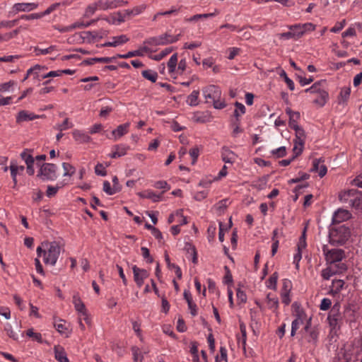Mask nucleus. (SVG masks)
<instances>
[{
	"label": "nucleus",
	"mask_w": 362,
	"mask_h": 362,
	"mask_svg": "<svg viewBox=\"0 0 362 362\" xmlns=\"http://www.w3.org/2000/svg\"><path fill=\"white\" fill-rule=\"evenodd\" d=\"M278 233V230L275 229L273 231V237H272V241L273 243L272 245V255L274 256L276 253L279 247V240L276 238V235Z\"/></svg>",
	"instance_id": "obj_50"
},
{
	"label": "nucleus",
	"mask_w": 362,
	"mask_h": 362,
	"mask_svg": "<svg viewBox=\"0 0 362 362\" xmlns=\"http://www.w3.org/2000/svg\"><path fill=\"white\" fill-rule=\"evenodd\" d=\"M54 357L59 362H69L64 349L59 345L54 347Z\"/></svg>",
	"instance_id": "obj_31"
},
{
	"label": "nucleus",
	"mask_w": 362,
	"mask_h": 362,
	"mask_svg": "<svg viewBox=\"0 0 362 362\" xmlns=\"http://www.w3.org/2000/svg\"><path fill=\"white\" fill-rule=\"evenodd\" d=\"M202 94L206 103H212L215 109H223L226 104L222 98V93L220 88L215 85H209L202 88Z\"/></svg>",
	"instance_id": "obj_3"
},
{
	"label": "nucleus",
	"mask_w": 362,
	"mask_h": 362,
	"mask_svg": "<svg viewBox=\"0 0 362 362\" xmlns=\"http://www.w3.org/2000/svg\"><path fill=\"white\" fill-rule=\"evenodd\" d=\"M221 157L226 163L232 164L235 161L237 156L229 148L223 147L221 151Z\"/></svg>",
	"instance_id": "obj_25"
},
{
	"label": "nucleus",
	"mask_w": 362,
	"mask_h": 362,
	"mask_svg": "<svg viewBox=\"0 0 362 362\" xmlns=\"http://www.w3.org/2000/svg\"><path fill=\"white\" fill-rule=\"evenodd\" d=\"M132 329L136 333V336L140 339L141 341L143 340L142 332L141 329V323L137 321H132Z\"/></svg>",
	"instance_id": "obj_54"
},
{
	"label": "nucleus",
	"mask_w": 362,
	"mask_h": 362,
	"mask_svg": "<svg viewBox=\"0 0 362 362\" xmlns=\"http://www.w3.org/2000/svg\"><path fill=\"white\" fill-rule=\"evenodd\" d=\"M332 301L329 298H324L320 303V309L323 311L329 310L331 307Z\"/></svg>",
	"instance_id": "obj_59"
},
{
	"label": "nucleus",
	"mask_w": 362,
	"mask_h": 362,
	"mask_svg": "<svg viewBox=\"0 0 362 362\" xmlns=\"http://www.w3.org/2000/svg\"><path fill=\"white\" fill-rule=\"evenodd\" d=\"M305 233H306V228H304V230L302 233V235L299 238L298 243L297 244V250L303 251L307 247Z\"/></svg>",
	"instance_id": "obj_48"
},
{
	"label": "nucleus",
	"mask_w": 362,
	"mask_h": 362,
	"mask_svg": "<svg viewBox=\"0 0 362 362\" xmlns=\"http://www.w3.org/2000/svg\"><path fill=\"white\" fill-rule=\"evenodd\" d=\"M57 166L52 163H44L40 169L37 177L42 180H54L57 177Z\"/></svg>",
	"instance_id": "obj_7"
},
{
	"label": "nucleus",
	"mask_w": 362,
	"mask_h": 362,
	"mask_svg": "<svg viewBox=\"0 0 362 362\" xmlns=\"http://www.w3.org/2000/svg\"><path fill=\"white\" fill-rule=\"evenodd\" d=\"M340 304L337 303L332 307L327 320L332 329H339L344 320V316L340 312Z\"/></svg>",
	"instance_id": "obj_6"
},
{
	"label": "nucleus",
	"mask_w": 362,
	"mask_h": 362,
	"mask_svg": "<svg viewBox=\"0 0 362 362\" xmlns=\"http://www.w3.org/2000/svg\"><path fill=\"white\" fill-rule=\"evenodd\" d=\"M351 90L349 88H341L339 95L338 97V103L339 104H343L347 101L350 96Z\"/></svg>",
	"instance_id": "obj_41"
},
{
	"label": "nucleus",
	"mask_w": 362,
	"mask_h": 362,
	"mask_svg": "<svg viewBox=\"0 0 362 362\" xmlns=\"http://www.w3.org/2000/svg\"><path fill=\"white\" fill-rule=\"evenodd\" d=\"M132 271L134 274V280L137 286L141 288L144 284V280L148 278L149 274L147 270L140 269L136 265L132 267Z\"/></svg>",
	"instance_id": "obj_12"
},
{
	"label": "nucleus",
	"mask_w": 362,
	"mask_h": 362,
	"mask_svg": "<svg viewBox=\"0 0 362 362\" xmlns=\"http://www.w3.org/2000/svg\"><path fill=\"white\" fill-rule=\"evenodd\" d=\"M148 51V48L147 47L144 46L139 49L130 51L124 54H118L116 55V57L119 58V59H128V58L133 57H137V56L141 57V56L144 55V52H146Z\"/></svg>",
	"instance_id": "obj_22"
},
{
	"label": "nucleus",
	"mask_w": 362,
	"mask_h": 362,
	"mask_svg": "<svg viewBox=\"0 0 362 362\" xmlns=\"http://www.w3.org/2000/svg\"><path fill=\"white\" fill-rule=\"evenodd\" d=\"M286 113L289 116V127L291 129L299 127L298 120L300 119V113L298 112H294L288 107L286 109Z\"/></svg>",
	"instance_id": "obj_23"
},
{
	"label": "nucleus",
	"mask_w": 362,
	"mask_h": 362,
	"mask_svg": "<svg viewBox=\"0 0 362 362\" xmlns=\"http://www.w3.org/2000/svg\"><path fill=\"white\" fill-rule=\"evenodd\" d=\"M349 237V231L341 226L331 233L332 240L339 244H344Z\"/></svg>",
	"instance_id": "obj_11"
},
{
	"label": "nucleus",
	"mask_w": 362,
	"mask_h": 362,
	"mask_svg": "<svg viewBox=\"0 0 362 362\" xmlns=\"http://www.w3.org/2000/svg\"><path fill=\"white\" fill-rule=\"evenodd\" d=\"M74 304L76 310L80 313V315L86 312L85 305L79 298L74 296Z\"/></svg>",
	"instance_id": "obj_49"
},
{
	"label": "nucleus",
	"mask_w": 362,
	"mask_h": 362,
	"mask_svg": "<svg viewBox=\"0 0 362 362\" xmlns=\"http://www.w3.org/2000/svg\"><path fill=\"white\" fill-rule=\"evenodd\" d=\"M322 252L327 264L336 265L345 257V252L341 249H329L327 245H323Z\"/></svg>",
	"instance_id": "obj_5"
},
{
	"label": "nucleus",
	"mask_w": 362,
	"mask_h": 362,
	"mask_svg": "<svg viewBox=\"0 0 362 362\" xmlns=\"http://www.w3.org/2000/svg\"><path fill=\"white\" fill-rule=\"evenodd\" d=\"M99 10L106 11L122 6L125 2L122 0H98L97 1Z\"/></svg>",
	"instance_id": "obj_13"
},
{
	"label": "nucleus",
	"mask_w": 362,
	"mask_h": 362,
	"mask_svg": "<svg viewBox=\"0 0 362 362\" xmlns=\"http://www.w3.org/2000/svg\"><path fill=\"white\" fill-rule=\"evenodd\" d=\"M38 6L35 3H17L13 6V11L16 13L18 12H29L36 9Z\"/></svg>",
	"instance_id": "obj_16"
},
{
	"label": "nucleus",
	"mask_w": 362,
	"mask_h": 362,
	"mask_svg": "<svg viewBox=\"0 0 362 362\" xmlns=\"http://www.w3.org/2000/svg\"><path fill=\"white\" fill-rule=\"evenodd\" d=\"M54 326L55 329L59 332L61 334H64L66 337L69 336V332H67V327H66L65 322L62 320H58L55 321L54 323Z\"/></svg>",
	"instance_id": "obj_38"
},
{
	"label": "nucleus",
	"mask_w": 362,
	"mask_h": 362,
	"mask_svg": "<svg viewBox=\"0 0 362 362\" xmlns=\"http://www.w3.org/2000/svg\"><path fill=\"white\" fill-rule=\"evenodd\" d=\"M272 154L276 158H282L286 154V148L285 146H281L272 151Z\"/></svg>",
	"instance_id": "obj_55"
},
{
	"label": "nucleus",
	"mask_w": 362,
	"mask_h": 362,
	"mask_svg": "<svg viewBox=\"0 0 362 362\" xmlns=\"http://www.w3.org/2000/svg\"><path fill=\"white\" fill-rule=\"evenodd\" d=\"M5 331L10 338L13 339V340H18V334L13 331L12 326L10 324H7L5 326Z\"/></svg>",
	"instance_id": "obj_60"
},
{
	"label": "nucleus",
	"mask_w": 362,
	"mask_h": 362,
	"mask_svg": "<svg viewBox=\"0 0 362 362\" xmlns=\"http://www.w3.org/2000/svg\"><path fill=\"white\" fill-rule=\"evenodd\" d=\"M130 126L129 122H127L122 124L119 125L117 129H114L112 132V135L114 137V140H117L119 138H121L122 136L126 134L128 131Z\"/></svg>",
	"instance_id": "obj_21"
},
{
	"label": "nucleus",
	"mask_w": 362,
	"mask_h": 362,
	"mask_svg": "<svg viewBox=\"0 0 362 362\" xmlns=\"http://www.w3.org/2000/svg\"><path fill=\"white\" fill-rule=\"evenodd\" d=\"M103 189L108 195H112L117 192L113 187H111L110 183L107 180L103 182Z\"/></svg>",
	"instance_id": "obj_57"
},
{
	"label": "nucleus",
	"mask_w": 362,
	"mask_h": 362,
	"mask_svg": "<svg viewBox=\"0 0 362 362\" xmlns=\"http://www.w3.org/2000/svg\"><path fill=\"white\" fill-rule=\"evenodd\" d=\"M278 280V274L276 272L273 273L268 280L266 281V286L268 288L276 290Z\"/></svg>",
	"instance_id": "obj_43"
},
{
	"label": "nucleus",
	"mask_w": 362,
	"mask_h": 362,
	"mask_svg": "<svg viewBox=\"0 0 362 362\" xmlns=\"http://www.w3.org/2000/svg\"><path fill=\"white\" fill-rule=\"evenodd\" d=\"M37 257H42L46 264L54 266L60 255L61 247L56 241H45L36 250Z\"/></svg>",
	"instance_id": "obj_1"
},
{
	"label": "nucleus",
	"mask_w": 362,
	"mask_h": 362,
	"mask_svg": "<svg viewBox=\"0 0 362 362\" xmlns=\"http://www.w3.org/2000/svg\"><path fill=\"white\" fill-rule=\"evenodd\" d=\"M180 35H173L168 33H163L160 35L151 37L146 39L144 44L151 46L167 45L173 44L179 40Z\"/></svg>",
	"instance_id": "obj_4"
},
{
	"label": "nucleus",
	"mask_w": 362,
	"mask_h": 362,
	"mask_svg": "<svg viewBox=\"0 0 362 362\" xmlns=\"http://www.w3.org/2000/svg\"><path fill=\"white\" fill-rule=\"evenodd\" d=\"M345 282L341 279H334L330 286L329 294L335 296L341 292L344 288Z\"/></svg>",
	"instance_id": "obj_28"
},
{
	"label": "nucleus",
	"mask_w": 362,
	"mask_h": 362,
	"mask_svg": "<svg viewBox=\"0 0 362 362\" xmlns=\"http://www.w3.org/2000/svg\"><path fill=\"white\" fill-rule=\"evenodd\" d=\"M293 129L295 130L296 132V139L294 141H298V144L300 145L304 144L305 138L304 130L300 127H298L297 128H294Z\"/></svg>",
	"instance_id": "obj_44"
},
{
	"label": "nucleus",
	"mask_w": 362,
	"mask_h": 362,
	"mask_svg": "<svg viewBox=\"0 0 362 362\" xmlns=\"http://www.w3.org/2000/svg\"><path fill=\"white\" fill-rule=\"evenodd\" d=\"M138 195L141 198L150 199L154 202H158L161 197L160 195L156 194L151 190H146L143 192H139Z\"/></svg>",
	"instance_id": "obj_34"
},
{
	"label": "nucleus",
	"mask_w": 362,
	"mask_h": 362,
	"mask_svg": "<svg viewBox=\"0 0 362 362\" xmlns=\"http://www.w3.org/2000/svg\"><path fill=\"white\" fill-rule=\"evenodd\" d=\"M334 362H349V359L345 356L343 352H339L334 357Z\"/></svg>",
	"instance_id": "obj_64"
},
{
	"label": "nucleus",
	"mask_w": 362,
	"mask_h": 362,
	"mask_svg": "<svg viewBox=\"0 0 362 362\" xmlns=\"http://www.w3.org/2000/svg\"><path fill=\"white\" fill-rule=\"evenodd\" d=\"M9 170L11 177L13 182V188H16L18 185V176H21L23 174L25 170L24 165H19L18 161L15 159H12L10 161Z\"/></svg>",
	"instance_id": "obj_8"
},
{
	"label": "nucleus",
	"mask_w": 362,
	"mask_h": 362,
	"mask_svg": "<svg viewBox=\"0 0 362 362\" xmlns=\"http://www.w3.org/2000/svg\"><path fill=\"white\" fill-rule=\"evenodd\" d=\"M141 75L144 78H146L153 83H155L158 78L157 72L153 70H151V69H147V70L142 71Z\"/></svg>",
	"instance_id": "obj_39"
},
{
	"label": "nucleus",
	"mask_w": 362,
	"mask_h": 362,
	"mask_svg": "<svg viewBox=\"0 0 362 362\" xmlns=\"http://www.w3.org/2000/svg\"><path fill=\"white\" fill-rule=\"evenodd\" d=\"M290 30L293 33L294 39H298L303 35V31L301 28V24H296L289 27Z\"/></svg>",
	"instance_id": "obj_47"
},
{
	"label": "nucleus",
	"mask_w": 362,
	"mask_h": 362,
	"mask_svg": "<svg viewBox=\"0 0 362 362\" xmlns=\"http://www.w3.org/2000/svg\"><path fill=\"white\" fill-rule=\"evenodd\" d=\"M341 203L348 205L358 213H362V192L355 189L341 190L338 195Z\"/></svg>",
	"instance_id": "obj_2"
},
{
	"label": "nucleus",
	"mask_w": 362,
	"mask_h": 362,
	"mask_svg": "<svg viewBox=\"0 0 362 362\" xmlns=\"http://www.w3.org/2000/svg\"><path fill=\"white\" fill-rule=\"evenodd\" d=\"M214 16H215V14L214 13L196 14L189 18H186L185 21L194 22V21H197L198 20L206 19V18L213 17Z\"/></svg>",
	"instance_id": "obj_45"
},
{
	"label": "nucleus",
	"mask_w": 362,
	"mask_h": 362,
	"mask_svg": "<svg viewBox=\"0 0 362 362\" xmlns=\"http://www.w3.org/2000/svg\"><path fill=\"white\" fill-rule=\"evenodd\" d=\"M74 126L73 123L70 122L69 118H66L62 123L57 124L54 128L59 132H63L69 129L72 128Z\"/></svg>",
	"instance_id": "obj_40"
},
{
	"label": "nucleus",
	"mask_w": 362,
	"mask_h": 362,
	"mask_svg": "<svg viewBox=\"0 0 362 362\" xmlns=\"http://www.w3.org/2000/svg\"><path fill=\"white\" fill-rule=\"evenodd\" d=\"M310 170L317 173L320 177H323L327 174V168L320 159L316 158L313 161V167Z\"/></svg>",
	"instance_id": "obj_17"
},
{
	"label": "nucleus",
	"mask_w": 362,
	"mask_h": 362,
	"mask_svg": "<svg viewBox=\"0 0 362 362\" xmlns=\"http://www.w3.org/2000/svg\"><path fill=\"white\" fill-rule=\"evenodd\" d=\"M346 269V266L344 263H339L336 265L327 266L326 268L322 270V277L325 280H329L332 276L338 272H342Z\"/></svg>",
	"instance_id": "obj_10"
},
{
	"label": "nucleus",
	"mask_w": 362,
	"mask_h": 362,
	"mask_svg": "<svg viewBox=\"0 0 362 362\" xmlns=\"http://www.w3.org/2000/svg\"><path fill=\"white\" fill-rule=\"evenodd\" d=\"M292 288L291 281L288 279H284L281 293H290Z\"/></svg>",
	"instance_id": "obj_58"
},
{
	"label": "nucleus",
	"mask_w": 362,
	"mask_h": 362,
	"mask_svg": "<svg viewBox=\"0 0 362 362\" xmlns=\"http://www.w3.org/2000/svg\"><path fill=\"white\" fill-rule=\"evenodd\" d=\"M318 337L317 332L311 329L308 324L304 328L303 337L308 342H315Z\"/></svg>",
	"instance_id": "obj_24"
},
{
	"label": "nucleus",
	"mask_w": 362,
	"mask_h": 362,
	"mask_svg": "<svg viewBox=\"0 0 362 362\" xmlns=\"http://www.w3.org/2000/svg\"><path fill=\"white\" fill-rule=\"evenodd\" d=\"M95 173L98 175L105 176L107 174V171L105 170V167L101 164L98 163L95 167Z\"/></svg>",
	"instance_id": "obj_62"
},
{
	"label": "nucleus",
	"mask_w": 362,
	"mask_h": 362,
	"mask_svg": "<svg viewBox=\"0 0 362 362\" xmlns=\"http://www.w3.org/2000/svg\"><path fill=\"white\" fill-rule=\"evenodd\" d=\"M281 77L284 78L286 83L287 84L288 88L291 90H293L294 88H295V86H294V83L293 81L289 78L286 74V73L285 72V71L282 70L281 74H279Z\"/></svg>",
	"instance_id": "obj_56"
},
{
	"label": "nucleus",
	"mask_w": 362,
	"mask_h": 362,
	"mask_svg": "<svg viewBox=\"0 0 362 362\" xmlns=\"http://www.w3.org/2000/svg\"><path fill=\"white\" fill-rule=\"evenodd\" d=\"M317 97L313 100V103L318 107H323L327 102L329 98L328 92L326 89H323L322 91H320L318 95H316Z\"/></svg>",
	"instance_id": "obj_26"
},
{
	"label": "nucleus",
	"mask_w": 362,
	"mask_h": 362,
	"mask_svg": "<svg viewBox=\"0 0 362 362\" xmlns=\"http://www.w3.org/2000/svg\"><path fill=\"white\" fill-rule=\"evenodd\" d=\"M199 91L198 90H193L187 97V103L189 106H197L199 104L198 99Z\"/></svg>",
	"instance_id": "obj_35"
},
{
	"label": "nucleus",
	"mask_w": 362,
	"mask_h": 362,
	"mask_svg": "<svg viewBox=\"0 0 362 362\" xmlns=\"http://www.w3.org/2000/svg\"><path fill=\"white\" fill-rule=\"evenodd\" d=\"M146 5L142 4L134 7L132 9H126L124 10L125 15H127V17L131 16H137L141 13L146 9Z\"/></svg>",
	"instance_id": "obj_37"
},
{
	"label": "nucleus",
	"mask_w": 362,
	"mask_h": 362,
	"mask_svg": "<svg viewBox=\"0 0 362 362\" xmlns=\"http://www.w3.org/2000/svg\"><path fill=\"white\" fill-rule=\"evenodd\" d=\"M98 10H99L98 4L97 1H95L87 6L84 13V16L89 18L92 16Z\"/></svg>",
	"instance_id": "obj_46"
},
{
	"label": "nucleus",
	"mask_w": 362,
	"mask_h": 362,
	"mask_svg": "<svg viewBox=\"0 0 362 362\" xmlns=\"http://www.w3.org/2000/svg\"><path fill=\"white\" fill-rule=\"evenodd\" d=\"M267 304L269 309H271L276 315H278V309H279V300L278 298L268 293L267 296Z\"/></svg>",
	"instance_id": "obj_30"
},
{
	"label": "nucleus",
	"mask_w": 362,
	"mask_h": 362,
	"mask_svg": "<svg viewBox=\"0 0 362 362\" xmlns=\"http://www.w3.org/2000/svg\"><path fill=\"white\" fill-rule=\"evenodd\" d=\"M62 167L64 170V176H72L75 173V168L73 165L68 163H63Z\"/></svg>",
	"instance_id": "obj_51"
},
{
	"label": "nucleus",
	"mask_w": 362,
	"mask_h": 362,
	"mask_svg": "<svg viewBox=\"0 0 362 362\" xmlns=\"http://www.w3.org/2000/svg\"><path fill=\"white\" fill-rule=\"evenodd\" d=\"M325 84V81H319L315 82L308 88L304 90L305 93H310L314 95H318L320 91H322L325 89L324 85Z\"/></svg>",
	"instance_id": "obj_32"
},
{
	"label": "nucleus",
	"mask_w": 362,
	"mask_h": 362,
	"mask_svg": "<svg viewBox=\"0 0 362 362\" xmlns=\"http://www.w3.org/2000/svg\"><path fill=\"white\" fill-rule=\"evenodd\" d=\"M177 64V54H173L168 62L167 66L169 73L173 74L176 71V66Z\"/></svg>",
	"instance_id": "obj_36"
},
{
	"label": "nucleus",
	"mask_w": 362,
	"mask_h": 362,
	"mask_svg": "<svg viewBox=\"0 0 362 362\" xmlns=\"http://www.w3.org/2000/svg\"><path fill=\"white\" fill-rule=\"evenodd\" d=\"M173 51V48L172 47H166L165 49H164L163 51H161L160 53H158V54H156L155 57H154V59L155 60H160L162 59L163 57H165V56H167L168 54H169L171 52Z\"/></svg>",
	"instance_id": "obj_61"
},
{
	"label": "nucleus",
	"mask_w": 362,
	"mask_h": 362,
	"mask_svg": "<svg viewBox=\"0 0 362 362\" xmlns=\"http://www.w3.org/2000/svg\"><path fill=\"white\" fill-rule=\"evenodd\" d=\"M112 39V41L105 42L104 44V46L117 47V46L124 44L129 41V38L125 35L115 36V37H113Z\"/></svg>",
	"instance_id": "obj_29"
},
{
	"label": "nucleus",
	"mask_w": 362,
	"mask_h": 362,
	"mask_svg": "<svg viewBox=\"0 0 362 362\" xmlns=\"http://www.w3.org/2000/svg\"><path fill=\"white\" fill-rule=\"evenodd\" d=\"M235 109L234 110V116L238 119V117L240 115L245 114V107L243 104L236 102L235 104Z\"/></svg>",
	"instance_id": "obj_53"
},
{
	"label": "nucleus",
	"mask_w": 362,
	"mask_h": 362,
	"mask_svg": "<svg viewBox=\"0 0 362 362\" xmlns=\"http://www.w3.org/2000/svg\"><path fill=\"white\" fill-rule=\"evenodd\" d=\"M26 336L32 338L33 341H35L38 343H43L42 336L39 332H35L33 328L28 329L26 331Z\"/></svg>",
	"instance_id": "obj_42"
},
{
	"label": "nucleus",
	"mask_w": 362,
	"mask_h": 362,
	"mask_svg": "<svg viewBox=\"0 0 362 362\" xmlns=\"http://www.w3.org/2000/svg\"><path fill=\"white\" fill-rule=\"evenodd\" d=\"M129 148V146L123 144L116 145L114 146L115 151L110 154V156L112 158L123 156L127 153Z\"/></svg>",
	"instance_id": "obj_33"
},
{
	"label": "nucleus",
	"mask_w": 362,
	"mask_h": 362,
	"mask_svg": "<svg viewBox=\"0 0 362 362\" xmlns=\"http://www.w3.org/2000/svg\"><path fill=\"white\" fill-rule=\"evenodd\" d=\"M343 316L346 322L349 324L355 322L356 320V306L353 303L346 305L344 308Z\"/></svg>",
	"instance_id": "obj_14"
},
{
	"label": "nucleus",
	"mask_w": 362,
	"mask_h": 362,
	"mask_svg": "<svg viewBox=\"0 0 362 362\" xmlns=\"http://www.w3.org/2000/svg\"><path fill=\"white\" fill-rule=\"evenodd\" d=\"M305 313L303 311H298L295 320L292 322L291 324V335L294 336L297 329L300 327V326L303 323L305 320Z\"/></svg>",
	"instance_id": "obj_20"
},
{
	"label": "nucleus",
	"mask_w": 362,
	"mask_h": 362,
	"mask_svg": "<svg viewBox=\"0 0 362 362\" xmlns=\"http://www.w3.org/2000/svg\"><path fill=\"white\" fill-rule=\"evenodd\" d=\"M350 184L362 189V175H359L351 180Z\"/></svg>",
	"instance_id": "obj_63"
},
{
	"label": "nucleus",
	"mask_w": 362,
	"mask_h": 362,
	"mask_svg": "<svg viewBox=\"0 0 362 362\" xmlns=\"http://www.w3.org/2000/svg\"><path fill=\"white\" fill-rule=\"evenodd\" d=\"M73 138L79 144H86L91 141V138L84 132L74 129L72 132Z\"/></svg>",
	"instance_id": "obj_18"
},
{
	"label": "nucleus",
	"mask_w": 362,
	"mask_h": 362,
	"mask_svg": "<svg viewBox=\"0 0 362 362\" xmlns=\"http://www.w3.org/2000/svg\"><path fill=\"white\" fill-rule=\"evenodd\" d=\"M38 117V115H35L33 112H30L26 110H21L18 113L16 116V122L21 123L23 122L31 121Z\"/></svg>",
	"instance_id": "obj_19"
},
{
	"label": "nucleus",
	"mask_w": 362,
	"mask_h": 362,
	"mask_svg": "<svg viewBox=\"0 0 362 362\" xmlns=\"http://www.w3.org/2000/svg\"><path fill=\"white\" fill-rule=\"evenodd\" d=\"M31 153V150L26 148L23 150L20 154V157L26 165V172L29 175H33L35 173V158Z\"/></svg>",
	"instance_id": "obj_9"
},
{
	"label": "nucleus",
	"mask_w": 362,
	"mask_h": 362,
	"mask_svg": "<svg viewBox=\"0 0 362 362\" xmlns=\"http://www.w3.org/2000/svg\"><path fill=\"white\" fill-rule=\"evenodd\" d=\"M267 179L264 177L259 178L253 181L252 186L259 190L263 189L266 187Z\"/></svg>",
	"instance_id": "obj_52"
},
{
	"label": "nucleus",
	"mask_w": 362,
	"mask_h": 362,
	"mask_svg": "<svg viewBox=\"0 0 362 362\" xmlns=\"http://www.w3.org/2000/svg\"><path fill=\"white\" fill-rule=\"evenodd\" d=\"M93 22H95V21H92L90 22H88L86 23H80V22H76V23H73V24H71L70 25L64 26V27H62L61 28H59L58 30L61 33L70 32V31H72L73 30L76 29V28H84L88 27Z\"/></svg>",
	"instance_id": "obj_27"
},
{
	"label": "nucleus",
	"mask_w": 362,
	"mask_h": 362,
	"mask_svg": "<svg viewBox=\"0 0 362 362\" xmlns=\"http://www.w3.org/2000/svg\"><path fill=\"white\" fill-rule=\"evenodd\" d=\"M351 217V214L346 209H339L332 216V221L334 223H340L349 220Z\"/></svg>",
	"instance_id": "obj_15"
}]
</instances>
